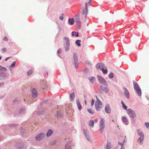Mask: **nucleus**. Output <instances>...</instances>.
Returning a JSON list of instances; mask_svg holds the SVG:
<instances>
[{"instance_id": "obj_25", "label": "nucleus", "mask_w": 149, "mask_h": 149, "mask_svg": "<svg viewBox=\"0 0 149 149\" xmlns=\"http://www.w3.org/2000/svg\"><path fill=\"white\" fill-rule=\"evenodd\" d=\"M64 40H65V44H70V40L68 37H64L63 38Z\"/></svg>"}, {"instance_id": "obj_11", "label": "nucleus", "mask_w": 149, "mask_h": 149, "mask_svg": "<svg viewBox=\"0 0 149 149\" xmlns=\"http://www.w3.org/2000/svg\"><path fill=\"white\" fill-rule=\"evenodd\" d=\"M121 120L123 123L126 125H128L129 124L128 120L126 116H122Z\"/></svg>"}, {"instance_id": "obj_41", "label": "nucleus", "mask_w": 149, "mask_h": 149, "mask_svg": "<svg viewBox=\"0 0 149 149\" xmlns=\"http://www.w3.org/2000/svg\"><path fill=\"white\" fill-rule=\"evenodd\" d=\"M88 111L91 114H93L94 113V112L92 111L91 109H87Z\"/></svg>"}, {"instance_id": "obj_33", "label": "nucleus", "mask_w": 149, "mask_h": 149, "mask_svg": "<svg viewBox=\"0 0 149 149\" xmlns=\"http://www.w3.org/2000/svg\"><path fill=\"white\" fill-rule=\"evenodd\" d=\"M139 130H137L138 135L142 137H144V135L143 132H139Z\"/></svg>"}, {"instance_id": "obj_12", "label": "nucleus", "mask_w": 149, "mask_h": 149, "mask_svg": "<svg viewBox=\"0 0 149 149\" xmlns=\"http://www.w3.org/2000/svg\"><path fill=\"white\" fill-rule=\"evenodd\" d=\"M123 89L124 90V94L126 97L127 99H129L130 98V95L129 92L127 89L125 87H123Z\"/></svg>"}, {"instance_id": "obj_6", "label": "nucleus", "mask_w": 149, "mask_h": 149, "mask_svg": "<svg viewBox=\"0 0 149 149\" xmlns=\"http://www.w3.org/2000/svg\"><path fill=\"white\" fill-rule=\"evenodd\" d=\"M127 113L131 118H135L136 116L135 111L131 109H128L127 110Z\"/></svg>"}, {"instance_id": "obj_21", "label": "nucleus", "mask_w": 149, "mask_h": 149, "mask_svg": "<svg viewBox=\"0 0 149 149\" xmlns=\"http://www.w3.org/2000/svg\"><path fill=\"white\" fill-rule=\"evenodd\" d=\"M26 130L23 129L22 127H21L20 131V134L22 136H23L24 134L26 133Z\"/></svg>"}, {"instance_id": "obj_1", "label": "nucleus", "mask_w": 149, "mask_h": 149, "mask_svg": "<svg viewBox=\"0 0 149 149\" xmlns=\"http://www.w3.org/2000/svg\"><path fill=\"white\" fill-rule=\"evenodd\" d=\"M96 68L98 70H101L104 74H106L107 72V67L102 63L101 62L98 63L96 65Z\"/></svg>"}, {"instance_id": "obj_29", "label": "nucleus", "mask_w": 149, "mask_h": 149, "mask_svg": "<svg viewBox=\"0 0 149 149\" xmlns=\"http://www.w3.org/2000/svg\"><path fill=\"white\" fill-rule=\"evenodd\" d=\"M72 35L73 36H75L76 37H78L79 36V33L77 32L72 31Z\"/></svg>"}, {"instance_id": "obj_24", "label": "nucleus", "mask_w": 149, "mask_h": 149, "mask_svg": "<svg viewBox=\"0 0 149 149\" xmlns=\"http://www.w3.org/2000/svg\"><path fill=\"white\" fill-rule=\"evenodd\" d=\"M70 46V44H65V45L64 46V48L66 51H68L69 50V47Z\"/></svg>"}, {"instance_id": "obj_42", "label": "nucleus", "mask_w": 149, "mask_h": 149, "mask_svg": "<svg viewBox=\"0 0 149 149\" xmlns=\"http://www.w3.org/2000/svg\"><path fill=\"white\" fill-rule=\"evenodd\" d=\"M33 72V71L31 70H30L29 71L27 72V74L29 76L31 75Z\"/></svg>"}, {"instance_id": "obj_49", "label": "nucleus", "mask_w": 149, "mask_h": 149, "mask_svg": "<svg viewBox=\"0 0 149 149\" xmlns=\"http://www.w3.org/2000/svg\"><path fill=\"white\" fill-rule=\"evenodd\" d=\"M62 52V50L61 48H59L57 51V53L58 54H59L61 53Z\"/></svg>"}, {"instance_id": "obj_62", "label": "nucleus", "mask_w": 149, "mask_h": 149, "mask_svg": "<svg viewBox=\"0 0 149 149\" xmlns=\"http://www.w3.org/2000/svg\"><path fill=\"white\" fill-rule=\"evenodd\" d=\"M91 1H89L88 2V3H87V4H88L89 6H90L91 4Z\"/></svg>"}, {"instance_id": "obj_37", "label": "nucleus", "mask_w": 149, "mask_h": 149, "mask_svg": "<svg viewBox=\"0 0 149 149\" xmlns=\"http://www.w3.org/2000/svg\"><path fill=\"white\" fill-rule=\"evenodd\" d=\"M114 77V75L113 73L111 72L110 73L109 75V77L111 79H112Z\"/></svg>"}, {"instance_id": "obj_16", "label": "nucleus", "mask_w": 149, "mask_h": 149, "mask_svg": "<svg viewBox=\"0 0 149 149\" xmlns=\"http://www.w3.org/2000/svg\"><path fill=\"white\" fill-rule=\"evenodd\" d=\"M65 149H72L71 143L70 141L67 143L65 146Z\"/></svg>"}, {"instance_id": "obj_8", "label": "nucleus", "mask_w": 149, "mask_h": 149, "mask_svg": "<svg viewBox=\"0 0 149 149\" xmlns=\"http://www.w3.org/2000/svg\"><path fill=\"white\" fill-rule=\"evenodd\" d=\"M73 57L75 68L77 69L78 67V65H79V62L78 61L77 56L76 53H75L74 54Z\"/></svg>"}, {"instance_id": "obj_34", "label": "nucleus", "mask_w": 149, "mask_h": 149, "mask_svg": "<svg viewBox=\"0 0 149 149\" xmlns=\"http://www.w3.org/2000/svg\"><path fill=\"white\" fill-rule=\"evenodd\" d=\"M96 99H97V101L96 103L97 102V103L99 105H102V102L100 101V100L98 98L97 96H96Z\"/></svg>"}, {"instance_id": "obj_63", "label": "nucleus", "mask_w": 149, "mask_h": 149, "mask_svg": "<svg viewBox=\"0 0 149 149\" xmlns=\"http://www.w3.org/2000/svg\"><path fill=\"white\" fill-rule=\"evenodd\" d=\"M121 104H122V106L123 105L125 104L124 103L123 100H122L121 101Z\"/></svg>"}, {"instance_id": "obj_50", "label": "nucleus", "mask_w": 149, "mask_h": 149, "mask_svg": "<svg viewBox=\"0 0 149 149\" xmlns=\"http://www.w3.org/2000/svg\"><path fill=\"white\" fill-rule=\"evenodd\" d=\"M94 102H95V100L93 99H92V101H91V106H93L94 105Z\"/></svg>"}, {"instance_id": "obj_43", "label": "nucleus", "mask_w": 149, "mask_h": 149, "mask_svg": "<svg viewBox=\"0 0 149 149\" xmlns=\"http://www.w3.org/2000/svg\"><path fill=\"white\" fill-rule=\"evenodd\" d=\"M17 126L16 124H10L9 125V126L10 127H15Z\"/></svg>"}, {"instance_id": "obj_31", "label": "nucleus", "mask_w": 149, "mask_h": 149, "mask_svg": "<svg viewBox=\"0 0 149 149\" xmlns=\"http://www.w3.org/2000/svg\"><path fill=\"white\" fill-rule=\"evenodd\" d=\"M7 70L5 67H3L0 65V71H6Z\"/></svg>"}, {"instance_id": "obj_35", "label": "nucleus", "mask_w": 149, "mask_h": 149, "mask_svg": "<svg viewBox=\"0 0 149 149\" xmlns=\"http://www.w3.org/2000/svg\"><path fill=\"white\" fill-rule=\"evenodd\" d=\"M81 42V40H77L75 41V44L78 47L81 46V44L80 43V42Z\"/></svg>"}, {"instance_id": "obj_39", "label": "nucleus", "mask_w": 149, "mask_h": 149, "mask_svg": "<svg viewBox=\"0 0 149 149\" xmlns=\"http://www.w3.org/2000/svg\"><path fill=\"white\" fill-rule=\"evenodd\" d=\"M89 71V70L88 68H86L84 71V73L85 74H87Z\"/></svg>"}, {"instance_id": "obj_57", "label": "nucleus", "mask_w": 149, "mask_h": 149, "mask_svg": "<svg viewBox=\"0 0 149 149\" xmlns=\"http://www.w3.org/2000/svg\"><path fill=\"white\" fill-rule=\"evenodd\" d=\"M59 18L60 19V20H63V17L62 16H60L59 17Z\"/></svg>"}, {"instance_id": "obj_60", "label": "nucleus", "mask_w": 149, "mask_h": 149, "mask_svg": "<svg viewBox=\"0 0 149 149\" xmlns=\"http://www.w3.org/2000/svg\"><path fill=\"white\" fill-rule=\"evenodd\" d=\"M10 57H7V58H6L5 59V61H7Z\"/></svg>"}, {"instance_id": "obj_61", "label": "nucleus", "mask_w": 149, "mask_h": 149, "mask_svg": "<svg viewBox=\"0 0 149 149\" xmlns=\"http://www.w3.org/2000/svg\"><path fill=\"white\" fill-rule=\"evenodd\" d=\"M82 14H85V9H84L83 10V11L82 12Z\"/></svg>"}, {"instance_id": "obj_53", "label": "nucleus", "mask_w": 149, "mask_h": 149, "mask_svg": "<svg viewBox=\"0 0 149 149\" xmlns=\"http://www.w3.org/2000/svg\"><path fill=\"white\" fill-rule=\"evenodd\" d=\"M132 118V123H135V122L136 121V119L134 118Z\"/></svg>"}, {"instance_id": "obj_48", "label": "nucleus", "mask_w": 149, "mask_h": 149, "mask_svg": "<svg viewBox=\"0 0 149 149\" xmlns=\"http://www.w3.org/2000/svg\"><path fill=\"white\" fill-rule=\"evenodd\" d=\"M145 124L147 128L149 129V123L146 122L145 123Z\"/></svg>"}, {"instance_id": "obj_52", "label": "nucleus", "mask_w": 149, "mask_h": 149, "mask_svg": "<svg viewBox=\"0 0 149 149\" xmlns=\"http://www.w3.org/2000/svg\"><path fill=\"white\" fill-rule=\"evenodd\" d=\"M83 131H84V134L85 135H86V134H88L87 133V131H86V130L85 129H84Z\"/></svg>"}, {"instance_id": "obj_36", "label": "nucleus", "mask_w": 149, "mask_h": 149, "mask_svg": "<svg viewBox=\"0 0 149 149\" xmlns=\"http://www.w3.org/2000/svg\"><path fill=\"white\" fill-rule=\"evenodd\" d=\"M48 102L47 100H44L42 102H41L40 103V105L41 106H42L44 104H46L47 102Z\"/></svg>"}, {"instance_id": "obj_18", "label": "nucleus", "mask_w": 149, "mask_h": 149, "mask_svg": "<svg viewBox=\"0 0 149 149\" xmlns=\"http://www.w3.org/2000/svg\"><path fill=\"white\" fill-rule=\"evenodd\" d=\"M74 22V20L73 18H69L68 19V23L70 25H73Z\"/></svg>"}, {"instance_id": "obj_55", "label": "nucleus", "mask_w": 149, "mask_h": 149, "mask_svg": "<svg viewBox=\"0 0 149 149\" xmlns=\"http://www.w3.org/2000/svg\"><path fill=\"white\" fill-rule=\"evenodd\" d=\"M4 84V83L3 82H1L0 83V87H1L2 86H3Z\"/></svg>"}, {"instance_id": "obj_45", "label": "nucleus", "mask_w": 149, "mask_h": 149, "mask_svg": "<svg viewBox=\"0 0 149 149\" xmlns=\"http://www.w3.org/2000/svg\"><path fill=\"white\" fill-rule=\"evenodd\" d=\"M144 140V137H142L141 138H140V140L139 141V143L141 144H142Z\"/></svg>"}, {"instance_id": "obj_47", "label": "nucleus", "mask_w": 149, "mask_h": 149, "mask_svg": "<svg viewBox=\"0 0 149 149\" xmlns=\"http://www.w3.org/2000/svg\"><path fill=\"white\" fill-rule=\"evenodd\" d=\"M56 112H57V116H58V117H61L62 115H61V114L58 111H57Z\"/></svg>"}, {"instance_id": "obj_15", "label": "nucleus", "mask_w": 149, "mask_h": 149, "mask_svg": "<svg viewBox=\"0 0 149 149\" xmlns=\"http://www.w3.org/2000/svg\"><path fill=\"white\" fill-rule=\"evenodd\" d=\"M32 97L33 98L37 96L38 92L34 88L33 89L32 91Z\"/></svg>"}, {"instance_id": "obj_17", "label": "nucleus", "mask_w": 149, "mask_h": 149, "mask_svg": "<svg viewBox=\"0 0 149 149\" xmlns=\"http://www.w3.org/2000/svg\"><path fill=\"white\" fill-rule=\"evenodd\" d=\"M26 110L25 108H22L20 109L19 111V114L22 115L25 113Z\"/></svg>"}, {"instance_id": "obj_59", "label": "nucleus", "mask_w": 149, "mask_h": 149, "mask_svg": "<svg viewBox=\"0 0 149 149\" xmlns=\"http://www.w3.org/2000/svg\"><path fill=\"white\" fill-rule=\"evenodd\" d=\"M23 147V146H18V149H20L22 148Z\"/></svg>"}, {"instance_id": "obj_4", "label": "nucleus", "mask_w": 149, "mask_h": 149, "mask_svg": "<svg viewBox=\"0 0 149 149\" xmlns=\"http://www.w3.org/2000/svg\"><path fill=\"white\" fill-rule=\"evenodd\" d=\"M97 78L99 82L102 84L103 85L105 86H107L108 84L105 80L103 77L101 76L98 75L97 76Z\"/></svg>"}, {"instance_id": "obj_38", "label": "nucleus", "mask_w": 149, "mask_h": 149, "mask_svg": "<svg viewBox=\"0 0 149 149\" xmlns=\"http://www.w3.org/2000/svg\"><path fill=\"white\" fill-rule=\"evenodd\" d=\"M45 113V111L44 110L42 111H39L38 112V115L43 114Z\"/></svg>"}, {"instance_id": "obj_7", "label": "nucleus", "mask_w": 149, "mask_h": 149, "mask_svg": "<svg viewBox=\"0 0 149 149\" xmlns=\"http://www.w3.org/2000/svg\"><path fill=\"white\" fill-rule=\"evenodd\" d=\"M45 136V134L44 133H41L38 134L35 137L36 141H40L43 139Z\"/></svg>"}, {"instance_id": "obj_20", "label": "nucleus", "mask_w": 149, "mask_h": 149, "mask_svg": "<svg viewBox=\"0 0 149 149\" xmlns=\"http://www.w3.org/2000/svg\"><path fill=\"white\" fill-rule=\"evenodd\" d=\"M53 132V130L51 129H49L46 133V136L47 137H49L51 136Z\"/></svg>"}, {"instance_id": "obj_44", "label": "nucleus", "mask_w": 149, "mask_h": 149, "mask_svg": "<svg viewBox=\"0 0 149 149\" xmlns=\"http://www.w3.org/2000/svg\"><path fill=\"white\" fill-rule=\"evenodd\" d=\"M85 136L87 139L89 141H90V140L89 138V135L88 134H86V135H85Z\"/></svg>"}, {"instance_id": "obj_64", "label": "nucleus", "mask_w": 149, "mask_h": 149, "mask_svg": "<svg viewBox=\"0 0 149 149\" xmlns=\"http://www.w3.org/2000/svg\"><path fill=\"white\" fill-rule=\"evenodd\" d=\"M98 121V120L97 119H95V120H94V121L96 122V123H97Z\"/></svg>"}, {"instance_id": "obj_23", "label": "nucleus", "mask_w": 149, "mask_h": 149, "mask_svg": "<svg viewBox=\"0 0 149 149\" xmlns=\"http://www.w3.org/2000/svg\"><path fill=\"white\" fill-rule=\"evenodd\" d=\"M88 80L91 83H93L95 80V77H91L88 78Z\"/></svg>"}, {"instance_id": "obj_51", "label": "nucleus", "mask_w": 149, "mask_h": 149, "mask_svg": "<svg viewBox=\"0 0 149 149\" xmlns=\"http://www.w3.org/2000/svg\"><path fill=\"white\" fill-rule=\"evenodd\" d=\"M3 40L4 41H8V38L6 36H5L3 38Z\"/></svg>"}, {"instance_id": "obj_54", "label": "nucleus", "mask_w": 149, "mask_h": 149, "mask_svg": "<svg viewBox=\"0 0 149 149\" xmlns=\"http://www.w3.org/2000/svg\"><path fill=\"white\" fill-rule=\"evenodd\" d=\"M7 50V49L6 48H3L2 49V52H6V51Z\"/></svg>"}, {"instance_id": "obj_9", "label": "nucleus", "mask_w": 149, "mask_h": 149, "mask_svg": "<svg viewBox=\"0 0 149 149\" xmlns=\"http://www.w3.org/2000/svg\"><path fill=\"white\" fill-rule=\"evenodd\" d=\"M47 87L46 84L44 81L42 82L38 86L40 90H41L42 91H43L44 89H47Z\"/></svg>"}, {"instance_id": "obj_22", "label": "nucleus", "mask_w": 149, "mask_h": 149, "mask_svg": "<svg viewBox=\"0 0 149 149\" xmlns=\"http://www.w3.org/2000/svg\"><path fill=\"white\" fill-rule=\"evenodd\" d=\"M99 126H105V120L103 118L100 119Z\"/></svg>"}, {"instance_id": "obj_13", "label": "nucleus", "mask_w": 149, "mask_h": 149, "mask_svg": "<svg viewBox=\"0 0 149 149\" xmlns=\"http://www.w3.org/2000/svg\"><path fill=\"white\" fill-rule=\"evenodd\" d=\"M70 95L69 99L71 102H73L75 97V95L74 92H72Z\"/></svg>"}, {"instance_id": "obj_26", "label": "nucleus", "mask_w": 149, "mask_h": 149, "mask_svg": "<svg viewBox=\"0 0 149 149\" xmlns=\"http://www.w3.org/2000/svg\"><path fill=\"white\" fill-rule=\"evenodd\" d=\"M85 4V17H86L88 13V8L87 3L86 2Z\"/></svg>"}, {"instance_id": "obj_58", "label": "nucleus", "mask_w": 149, "mask_h": 149, "mask_svg": "<svg viewBox=\"0 0 149 149\" xmlns=\"http://www.w3.org/2000/svg\"><path fill=\"white\" fill-rule=\"evenodd\" d=\"M118 144L119 145L122 146H123V143H122L120 142H118Z\"/></svg>"}, {"instance_id": "obj_19", "label": "nucleus", "mask_w": 149, "mask_h": 149, "mask_svg": "<svg viewBox=\"0 0 149 149\" xmlns=\"http://www.w3.org/2000/svg\"><path fill=\"white\" fill-rule=\"evenodd\" d=\"M76 101L77 106V107L78 109L79 110H81L82 109V106L79 102V99H76Z\"/></svg>"}, {"instance_id": "obj_40", "label": "nucleus", "mask_w": 149, "mask_h": 149, "mask_svg": "<svg viewBox=\"0 0 149 149\" xmlns=\"http://www.w3.org/2000/svg\"><path fill=\"white\" fill-rule=\"evenodd\" d=\"M111 143H108L106 146L107 149H110L111 146Z\"/></svg>"}, {"instance_id": "obj_28", "label": "nucleus", "mask_w": 149, "mask_h": 149, "mask_svg": "<svg viewBox=\"0 0 149 149\" xmlns=\"http://www.w3.org/2000/svg\"><path fill=\"white\" fill-rule=\"evenodd\" d=\"M94 125V122L93 120H90L89 122V125L90 127H93Z\"/></svg>"}, {"instance_id": "obj_32", "label": "nucleus", "mask_w": 149, "mask_h": 149, "mask_svg": "<svg viewBox=\"0 0 149 149\" xmlns=\"http://www.w3.org/2000/svg\"><path fill=\"white\" fill-rule=\"evenodd\" d=\"M95 109L97 111L99 110V109H100L101 108L100 106H99V104H97V103H96V102H95Z\"/></svg>"}, {"instance_id": "obj_27", "label": "nucleus", "mask_w": 149, "mask_h": 149, "mask_svg": "<svg viewBox=\"0 0 149 149\" xmlns=\"http://www.w3.org/2000/svg\"><path fill=\"white\" fill-rule=\"evenodd\" d=\"M105 126H99V130L101 133L102 134Z\"/></svg>"}, {"instance_id": "obj_5", "label": "nucleus", "mask_w": 149, "mask_h": 149, "mask_svg": "<svg viewBox=\"0 0 149 149\" xmlns=\"http://www.w3.org/2000/svg\"><path fill=\"white\" fill-rule=\"evenodd\" d=\"M99 92L100 94L104 92L107 94L109 92V88L107 87L101 85L100 86Z\"/></svg>"}, {"instance_id": "obj_30", "label": "nucleus", "mask_w": 149, "mask_h": 149, "mask_svg": "<svg viewBox=\"0 0 149 149\" xmlns=\"http://www.w3.org/2000/svg\"><path fill=\"white\" fill-rule=\"evenodd\" d=\"M16 64V62L15 61H14L12 64L9 66V68L10 70H12V68L14 67Z\"/></svg>"}, {"instance_id": "obj_46", "label": "nucleus", "mask_w": 149, "mask_h": 149, "mask_svg": "<svg viewBox=\"0 0 149 149\" xmlns=\"http://www.w3.org/2000/svg\"><path fill=\"white\" fill-rule=\"evenodd\" d=\"M122 108L124 109L125 110H127V109L128 108L126 106L125 104L123 105L122 106Z\"/></svg>"}, {"instance_id": "obj_2", "label": "nucleus", "mask_w": 149, "mask_h": 149, "mask_svg": "<svg viewBox=\"0 0 149 149\" xmlns=\"http://www.w3.org/2000/svg\"><path fill=\"white\" fill-rule=\"evenodd\" d=\"M133 84L134 89L136 93L139 96H141L142 94L141 90L137 83L136 81H133Z\"/></svg>"}, {"instance_id": "obj_10", "label": "nucleus", "mask_w": 149, "mask_h": 149, "mask_svg": "<svg viewBox=\"0 0 149 149\" xmlns=\"http://www.w3.org/2000/svg\"><path fill=\"white\" fill-rule=\"evenodd\" d=\"M75 23L77 25L79 28H80L81 26V22L80 19V17L79 16H76Z\"/></svg>"}, {"instance_id": "obj_56", "label": "nucleus", "mask_w": 149, "mask_h": 149, "mask_svg": "<svg viewBox=\"0 0 149 149\" xmlns=\"http://www.w3.org/2000/svg\"><path fill=\"white\" fill-rule=\"evenodd\" d=\"M86 63L87 64H91V62L88 60H87L86 61Z\"/></svg>"}, {"instance_id": "obj_3", "label": "nucleus", "mask_w": 149, "mask_h": 149, "mask_svg": "<svg viewBox=\"0 0 149 149\" xmlns=\"http://www.w3.org/2000/svg\"><path fill=\"white\" fill-rule=\"evenodd\" d=\"M4 72L0 71V80H5L8 78L9 74Z\"/></svg>"}, {"instance_id": "obj_14", "label": "nucleus", "mask_w": 149, "mask_h": 149, "mask_svg": "<svg viewBox=\"0 0 149 149\" xmlns=\"http://www.w3.org/2000/svg\"><path fill=\"white\" fill-rule=\"evenodd\" d=\"M105 111L107 113H109L111 112V109L109 104L106 105L105 107Z\"/></svg>"}]
</instances>
